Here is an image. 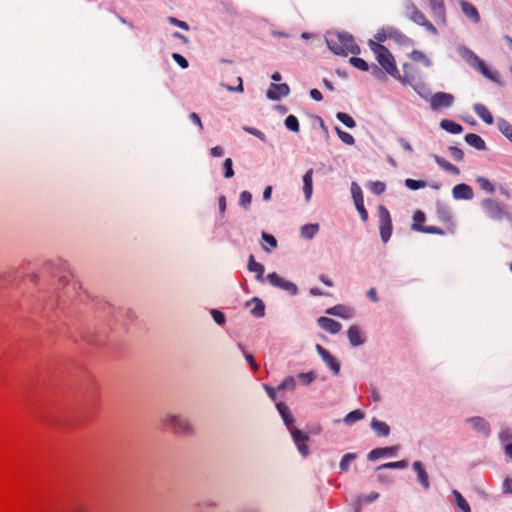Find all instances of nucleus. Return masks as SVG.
<instances>
[{
  "instance_id": "15",
  "label": "nucleus",
  "mask_w": 512,
  "mask_h": 512,
  "mask_svg": "<svg viewBox=\"0 0 512 512\" xmlns=\"http://www.w3.org/2000/svg\"><path fill=\"white\" fill-rule=\"evenodd\" d=\"M347 337L352 347H358L366 342V336L362 329L357 325H352L347 331Z\"/></svg>"
},
{
  "instance_id": "46",
  "label": "nucleus",
  "mask_w": 512,
  "mask_h": 512,
  "mask_svg": "<svg viewBox=\"0 0 512 512\" xmlns=\"http://www.w3.org/2000/svg\"><path fill=\"white\" fill-rule=\"evenodd\" d=\"M336 118L348 128H354L356 126L354 119L344 112H338Z\"/></svg>"
},
{
  "instance_id": "12",
  "label": "nucleus",
  "mask_w": 512,
  "mask_h": 512,
  "mask_svg": "<svg viewBox=\"0 0 512 512\" xmlns=\"http://www.w3.org/2000/svg\"><path fill=\"white\" fill-rule=\"evenodd\" d=\"M412 470L416 474L417 482L424 490L430 489L431 483L428 472L421 461H414L412 463Z\"/></svg>"
},
{
  "instance_id": "51",
  "label": "nucleus",
  "mask_w": 512,
  "mask_h": 512,
  "mask_svg": "<svg viewBox=\"0 0 512 512\" xmlns=\"http://www.w3.org/2000/svg\"><path fill=\"white\" fill-rule=\"evenodd\" d=\"M336 132L338 137L347 145H353L355 143L354 137L349 134L348 132H345L341 130L340 128L336 127Z\"/></svg>"
},
{
  "instance_id": "20",
  "label": "nucleus",
  "mask_w": 512,
  "mask_h": 512,
  "mask_svg": "<svg viewBox=\"0 0 512 512\" xmlns=\"http://www.w3.org/2000/svg\"><path fill=\"white\" fill-rule=\"evenodd\" d=\"M313 169H309L305 172L302 177L303 187L302 191L304 194L305 202H310L313 195Z\"/></svg>"
},
{
  "instance_id": "3",
  "label": "nucleus",
  "mask_w": 512,
  "mask_h": 512,
  "mask_svg": "<svg viewBox=\"0 0 512 512\" xmlns=\"http://www.w3.org/2000/svg\"><path fill=\"white\" fill-rule=\"evenodd\" d=\"M369 47L376 55V59L381 67L390 76L396 79H400L399 70L396 67L395 59L391 52L382 44L376 43L374 40L369 41Z\"/></svg>"
},
{
  "instance_id": "58",
  "label": "nucleus",
  "mask_w": 512,
  "mask_h": 512,
  "mask_svg": "<svg viewBox=\"0 0 512 512\" xmlns=\"http://www.w3.org/2000/svg\"><path fill=\"white\" fill-rule=\"evenodd\" d=\"M172 58L183 69H186L189 66L187 59L179 53H173Z\"/></svg>"
},
{
  "instance_id": "33",
  "label": "nucleus",
  "mask_w": 512,
  "mask_h": 512,
  "mask_svg": "<svg viewBox=\"0 0 512 512\" xmlns=\"http://www.w3.org/2000/svg\"><path fill=\"white\" fill-rule=\"evenodd\" d=\"M440 127L451 134H460L463 131L460 124L448 119L441 120Z\"/></svg>"
},
{
  "instance_id": "14",
  "label": "nucleus",
  "mask_w": 512,
  "mask_h": 512,
  "mask_svg": "<svg viewBox=\"0 0 512 512\" xmlns=\"http://www.w3.org/2000/svg\"><path fill=\"white\" fill-rule=\"evenodd\" d=\"M466 423L477 433L488 437L491 434L490 424L483 417L475 416L466 419Z\"/></svg>"
},
{
  "instance_id": "17",
  "label": "nucleus",
  "mask_w": 512,
  "mask_h": 512,
  "mask_svg": "<svg viewBox=\"0 0 512 512\" xmlns=\"http://www.w3.org/2000/svg\"><path fill=\"white\" fill-rule=\"evenodd\" d=\"M289 92H290V89L286 83H282V84L272 83L266 93V96L270 100L277 101L281 97L287 96L289 94Z\"/></svg>"
},
{
  "instance_id": "27",
  "label": "nucleus",
  "mask_w": 512,
  "mask_h": 512,
  "mask_svg": "<svg viewBox=\"0 0 512 512\" xmlns=\"http://www.w3.org/2000/svg\"><path fill=\"white\" fill-rule=\"evenodd\" d=\"M436 214L438 219L443 223H451L453 219V214L449 206L444 203H437L436 205Z\"/></svg>"
},
{
  "instance_id": "41",
  "label": "nucleus",
  "mask_w": 512,
  "mask_h": 512,
  "mask_svg": "<svg viewBox=\"0 0 512 512\" xmlns=\"http://www.w3.org/2000/svg\"><path fill=\"white\" fill-rule=\"evenodd\" d=\"M408 466V462L406 460H400L396 462H388L381 464L377 467V471H381L383 469H405Z\"/></svg>"
},
{
  "instance_id": "26",
  "label": "nucleus",
  "mask_w": 512,
  "mask_h": 512,
  "mask_svg": "<svg viewBox=\"0 0 512 512\" xmlns=\"http://www.w3.org/2000/svg\"><path fill=\"white\" fill-rule=\"evenodd\" d=\"M370 427L378 437H387L390 435V426L381 420L373 418L370 423Z\"/></svg>"
},
{
  "instance_id": "1",
  "label": "nucleus",
  "mask_w": 512,
  "mask_h": 512,
  "mask_svg": "<svg viewBox=\"0 0 512 512\" xmlns=\"http://www.w3.org/2000/svg\"><path fill=\"white\" fill-rule=\"evenodd\" d=\"M328 48L336 55L359 54L360 48L351 34L345 32H329L326 37Z\"/></svg>"
},
{
  "instance_id": "56",
  "label": "nucleus",
  "mask_w": 512,
  "mask_h": 512,
  "mask_svg": "<svg viewBox=\"0 0 512 512\" xmlns=\"http://www.w3.org/2000/svg\"><path fill=\"white\" fill-rule=\"evenodd\" d=\"M168 22L176 27H179L183 30H186L188 31L190 29L189 25L185 22V21H182V20H179L175 17H168Z\"/></svg>"
},
{
  "instance_id": "23",
  "label": "nucleus",
  "mask_w": 512,
  "mask_h": 512,
  "mask_svg": "<svg viewBox=\"0 0 512 512\" xmlns=\"http://www.w3.org/2000/svg\"><path fill=\"white\" fill-rule=\"evenodd\" d=\"M276 408H277L279 414L281 415L287 429L290 431L293 428H295L294 427V417H293L289 407L285 403L279 402L276 404Z\"/></svg>"
},
{
  "instance_id": "55",
  "label": "nucleus",
  "mask_w": 512,
  "mask_h": 512,
  "mask_svg": "<svg viewBox=\"0 0 512 512\" xmlns=\"http://www.w3.org/2000/svg\"><path fill=\"white\" fill-rule=\"evenodd\" d=\"M66 286L67 287L65 290V295L69 298H72L73 293H77V290L79 289V285L76 281L71 280V281L67 282Z\"/></svg>"
},
{
  "instance_id": "32",
  "label": "nucleus",
  "mask_w": 512,
  "mask_h": 512,
  "mask_svg": "<svg viewBox=\"0 0 512 512\" xmlns=\"http://www.w3.org/2000/svg\"><path fill=\"white\" fill-rule=\"evenodd\" d=\"M465 141L468 145L474 147L479 151H483L486 149L485 141L477 134L469 133L465 136Z\"/></svg>"
},
{
  "instance_id": "30",
  "label": "nucleus",
  "mask_w": 512,
  "mask_h": 512,
  "mask_svg": "<svg viewBox=\"0 0 512 512\" xmlns=\"http://www.w3.org/2000/svg\"><path fill=\"white\" fill-rule=\"evenodd\" d=\"M319 228V224L317 223L305 224L300 228V235L304 239L311 240L319 232Z\"/></svg>"
},
{
  "instance_id": "37",
  "label": "nucleus",
  "mask_w": 512,
  "mask_h": 512,
  "mask_svg": "<svg viewBox=\"0 0 512 512\" xmlns=\"http://www.w3.org/2000/svg\"><path fill=\"white\" fill-rule=\"evenodd\" d=\"M410 58L414 62H421L425 67H431L432 61L426 56V54L420 50H413L410 53Z\"/></svg>"
},
{
  "instance_id": "16",
  "label": "nucleus",
  "mask_w": 512,
  "mask_h": 512,
  "mask_svg": "<svg viewBox=\"0 0 512 512\" xmlns=\"http://www.w3.org/2000/svg\"><path fill=\"white\" fill-rule=\"evenodd\" d=\"M387 34H388V39L393 40L394 42H396L399 45L408 47V46H412L414 44V42L411 38H409L408 36L403 34L400 30H398L397 28H395L393 26H387Z\"/></svg>"
},
{
  "instance_id": "22",
  "label": "nucleus",
  "mask_w": 512,
  "mask_h": 512,
  "mask_svg": "<svg viewBox=\"0 0 512 512\" xmlns=\"http://www.w3.org/2000/svg\"><path fill=\"white\" fill-rule=\"evenodd\" d=\"M276 408H277L279 414L281 415L287 429L290 431L293 428H295L294 427V417H293L289 407L285 403L279 402L276 404Z\"/></svg>"
},
{
  "instance_id": "13",
  "label": "nucleus",
  "mask_w": 512,
  "mask_h": 512,
  "mask_svg": "<svg viewBox=\"0 0 512 512\" xmlns=\"http://www.w3.org/2000/svg\"><path fill=\"white\" fill-rule=\"evenodd\" d=\"M428 4L434 19L442 25H446L447 19L444 0H428Z\"/></svg>"
},
{
  "instance_id": "44",
  "label": "nucleus",
  "mask_w": 512,
  "mask_h": 512,
  "mask_svg": "<svg viewBox=\"0 0 512 512\" xmlns=\"http://www.w3.org/2000/svg\"><path fill=\"white\" fill-rule=\"evenodd\" d=\"M380 497L378 492H371L368 495H360L356 500V505L361 506L364 503H372Z\"/></svg>"
},
{
  "instance_id": "36",
  "label": "nucleus",
  "mask_w": 512,
  "mask_h": 512,
  "mask_svg": "<svg viewBox=\"0 0 512 512\" xmlns=\"http://www.w3.org/2000/svg\"><path fill=\"white\" fill-rule=\"evenodd\" d=\"M364 417H365V413L360 409H356V410L349 412L344 417L343 422L346 425H353L354 423L362 420Z\"/></svg>"
},
{
  "instance_id": "38",
  "label": "nucleus",
  "mask_w": 512,
  "mask_h": 512,
  "mask_svg": "<svg viewBox=\"0 0 512 512\" xmlns=\"http://www.w3.org/2000/svg\"><path fill=\"white\" fill-rule=\"evenodd\" d=\"M452 495L454 496L456 505L459 507V509H461L462 512H471L468 502L458 490H453Z\"/></svg>"
},
{
  "instance_id": "53",
  "label": "nucleus",
  "mask_w": 512,
  "mask_h": 512,
  "mask_svg": "<svg viewBox=\"0 0 512 512\" xmlns=\"http://www.w3.org/2000/svg\"><path fill=\"white\" fill-rule=\"evenodd\" d=\"M297 377L304 385H309L315 380L316 374L312 371L311 372H302V373H299Z\"/></svg>"
},
{
  "instance_id": "7",
  "label": "nucleus",
  "mask_w": 512,
  "mask_h": 512,
  "mask_svg": "<svg viewBox=\"0 0 512 512\" xmlns=\"http://www.w3.org/2000/svg\"><path fill=\"white\" fill-rule=\"evenodd\" d=\"M266 279L272 286L280 288L292 296L298 293V288L295 283L280 277L276 272L269 273Z\"/></svg>"
},
{
  "instance_id": "35",
  "label": "nucleus",
  "mask_w": 512,
  "mask_h": 512,
  "mask_svg": "<svg viewBox=\"0 0 512 512\" xmlns=\"http://www.w3.org/2000/svg\"><path fill=\"white\" fill-rule=\"evenodd\" d=\"M497 127L499 131L510 141L512 142V125L504 118H499L497 120Z\"/></svg>"
},
{
  "instance_id": "29",
  "label": "nucleus",
  "mask_w": 512,
  "mask_h": 512,
  "mask_svg": "<svg viewBox=\"0 0 512 512\" xmlns=\"http://www.w3.org/2000/svg\"><path fill=\"white\" fill-rule=\"evenodd\" d=\"M473 110L477 114V116L481 118L486 124H493L494 118L485 105L476 103L473 106Z\"/></svg>"
},
{
  "instance_id": "63",
  "label": "nucleus",
  "mask_w": 512,
  "mask_h": 512,
  "mask_svg": "<svg viewBox=\"0 0 512 512\" xmlns=\"http://www.w3.org/2000/svg\"><path fill=\"white\" fill-rule=\"evenodd\" d=\"M502 492L504 494H512V478L506 477L502 483Z\"/></svg>"
},
{
  "instance_id": "24",
  "label": "nucleus",
  "mask_w": 512,
  "mask_h": 512,
  "mask_svg": "<svg viewBox=\"0 0 512 512\" xmlns=\"http://www.w3.org/2000/svg\"><path fill=\"white\" fill-rule=\"evenodd\" d=\"M460 7H461V11L463 12V14L470 21H472L475 24L480 22V14H479L477 8L473 4H471L467 1H461Z\"/></svg>"
},
{
  "instance_id": "9",
  "label": "nucleus",
  "mask_w": 512,
  "mask_h": 512,
  "mask_svg": "<svg viewBox=\"0 0 512 512\" xmlns=\"http://www.w3.org/2000/svg\"><path fill=\"white\" fill-rule=\"evenodd\" d=\"M379 217H380V235L381 239L384 243H386L392 234V221L390 217L389 211L383 207H379Z\"/></svg>"
},
{
  "instance_id": "60",
  "label": "nucleus",
  "mask_w": 512,
  "mask_h": 512,
  "mask_svg": "<svg viewBox=\"0 0 512 512\" xmlns=\"http://www.w3.org/2000/svg\"><path fill=\"white\" fill-rule=\"evenodd\" d=\"M449 151H450V154L451 156L456 160V161H461L464 157V153L463 151L456 147V146H450L449 147Z\"/></svg>"
},
{
  "instance_id": "8",
  "label": "nucleus",
  "mask_w": 512,
  "mask_h": 512,
  "mask_svg": "<svg viewBox=\"0 0 512 512\" xmlns=\"http://www.w3.org/2000/svg\"><path fill=\"white\" fill-rule=\"evenodd\" d=\"M316 351L318 355L321 357L322 361L325 363L327 368L334 374L338 375L340 373L341 364L339 360L334 357L327 349L323 346L317 344Z\"/></svg>"
},
{
  "instance_id": "52",
  "label": "nucleus",
  "mask_w": 512,
  "mask_h": 512,
  "mask_svg": "<svg viewBox=\"0 0 512 512\" xmlns=\"http://www.w3.org/2000/svg\"><path fill=\"white\" fill-rule=\"evenodd\" d=\"M349 61H350V63L354 67H356V68H358V69H360L362 71H368L369 70L368 63L364 59H362V58L351 57Z\"/></svg>"
},
{
  "instance_id": "19",
  "label": "nucleus",
  "mask_w": 512,
  "mask_h": 512,
  "mask_svg": "<svg viewBox=\"0 0 512 512\" xmlns=\"http://www.w3.org/2000/svg\"><path fill=\"white\" fill-rule=\"evenodd\" d=\"M452 196L455 200H471L474 197V193L469 185L461 183L453 187Z\"/></svg>"
},
{
  "instance_id": "2",
  "label": "nucleus",
  "mask_w": 512,
  "mask_h": 512,
  "mask_svg": "<svg viewBox=\"0 0 512 512\" xmlns=\"http://www.w3.org/2000/svg\"><path fill=\"white\" fill-rule=\"evenodd\" d=\"M458 54L474 69L478 70L484 77L495 82L500 83V75L496 71H491L483 60H481L470 48L465 45L457 47Z\"/></svg>"
},
{
  "instance_id": "11",
  "label": "nucleus",
  "mask_w": 512,
  "mask_h": 512,
  "mask_svg": "<svg viewBox=\"0 0 512 512\" xmlns=\"http://www.w3.org/2000/svg\"><path fill=\"white\" fill-rule=\"evenodd\" d=\"M454 103V96L445 92H437L430 98V105L433 110L449 108Z\"/></svg>"
},
{
  "instance_id": "39",
  "label": "nucleus",
  "mask_w": 512,
  "mask_h": 512,
  "mask_svg": "<svg viewBox=\"0 0 512 512\" xmlns=\"http://www.w3.org/2000/svg\"><path fill=\"white\" fill-rule=\"evenodd\" d=\"M351 194L355 206L364 204L362 189L356 182H352L351 184Z\"/></svg>"
},
{
  "instance_id": "18",
  "label": "nucleus",
  "mask_w": 512,
  "mask_h": 512,
  "mask_svg": "<svg viewBox=\"0 0 512 512\" xmlns=\"http://www.w3.org/2000/svg\"><path fill=\"white\" fill-rule=\"evenodd\" d=\"M325 312L328 315L340 317L342 319H351L354 317L355 314L354 309L352 307L343 304H338L333 307H330L326 309Z\"/></svg>"
},
{
  "instance_id": "21",
  "label": "nucleus",
  "mask_w": 512,
  "mask_h": 512,
  "mask_svg": "<svg viewBox=\"0 0 512 512\" xmlns=\"http://www.w3.org/2000/svg\"><path fill=\"white\" fill-rule=\"evenodd\" d=\"M317 323L321 329L330 334H337L342 328V325L339 322L324 316L319 317L317 319Z\"/></svg>"
},
{
  "instance_id": "61",
  "label": "nucleus",
  "mask_w": 512,
  "mask_h": 512,
  "mask_svg": "<svg viewBox=\"0 0 512 512\" xmlns=\"http://www.w3.org/2000/svg\"><path fill=\"white\" fill-rule=\"evenodd\" d=\"M374 38L377 41L376 43H379V44L381 42H384L385 40H387L388 39L387 27H383L382 29L378 30L377 33L375 34Z\"/></svg>"
},
{
  "instance_id": "47",
  "label": "nucleus",
  "mask_w": 512,
  "mask_h": 512,
  "mask_svg": "<svg viewBox=\"0 0 512 512\" xmlns=\"http://www.w3.org/2000/svg\"><path fill=\"white\" fill-rule=\"evenodd\" d=\"M252 202V194L249 191H242L239 195V205L248 210Z\"/></svg>"
},
{
  "instance_id": "25",
  "label": "nucleus",
  "mask_w": 512,
  "mask_h": 512,
  "mask_svg": "<svg viewBox=\"0 0 512 512\" xmlns=\"http://www.w3.org/2000/svg\"><path fill=\"white\" fill-rule=\"evenodd\" d=\"M398 450V446H391L385 448H376L368 453V459L370 461H376L384 456H394Z\"/></svg>"
},
{
  "instance_id": "64",
  "label": "nucleus",
  "mask_w": 512,
  "mask_h": 512,
  "mask_svg": "<svg viewBox=\"0 0 512 512\" xmlns=\"http://www.w3.org/2000/svg\"><path fill=\"white\" fill-rule=\"evenodd\" d=\"M262 239H263V241H265L268 245H270L273 248L277 246V240L271 234L263 232L262 233Z\"/></svg>"
},
{
  "instance_id": "6",
  "label": "nucleus",
  "mask_w": 512,
  "mask_h": 512,
  "mask_svg": "<svg viewBox=\"0 0 512 512\" xmlns=\"http://www.w3.org/2000/svg\"><path fill=\"white\" fill-rule=\"evenodd\" d=\"M481 206L486 215L494 221H501L504 218L512 220V215L505 210V207L491 198L483 199Z\"/></svg>"
},
{
  "instance_id": "42",
  "label": "nucleus",
  "mask_w": 512,
  "mask_h": 512,
  "mask_svg": "<svg viewBox=\"0 0 512 512\" xmlns=\"http://www.w3.org/2000/svg\"><path fill=\"white\" fill-rule=\"evenodd\" d=\"M476 182L478 183V185L480 186V188L482 190H484L486 193L488 194H493L495 192V187L494 185L491 183L490 180H488L487 178L485 177H482V176H478L476 178Z\"/></svg>"
},
{
  "instance_id": "43",
  "label": "nucleus",
  "mask_w": 512,
  "mask_h": 512,
  "mask_svg": "<svg viewBox=\"0 0 512 512\" xmlns=\"http://www.w3.org/2000/svg\"><path fill=\"white\" fill-rule=\"evenodd\" d=\"M357 458L355 453H347L345 454L340 463L339 467L342 472H347L349 470L350 464Z\"/></svg>"
},
{
  "instance_id": "5",
  "label": "nucleus",
  "mask_w": 512,
  "mask_h": 512,
  "mask_svg": "<svg viewBox=\"0 0 512 512\" xmlns=\"http://www.w3.org/2000/svg\"><path fill=\"white\" fill-rule=\"evenodd\" d=\"M402 7L403 13L407 19L419 26L424 27L426 31L433 35L438 34L436 27L426 18L424 13L418 9L412 0H403Z\"/></svg>"
},
{
  "instance_id": "45",
  "label": "nucleus",
  "mask_w": 512,
  "mask_h": 512,
  "mask_svg": "<svg viewBox=\"0 0 512 512\" xmlns=\"http://www.w3.org/2000/svg\"><path fill=\"white\" fill-rule=\"evenodd\" d=\"M286 128L292 132L299 131V121L296 116L288 115L284 121Z\"/></svg>"
},
{
  "instance_id": "28",
  "label": "nucleus",
  "mask_w": 512,
  "mask_h": 512,
  "mask_svg": "<svg viewBox=\"0 0 512 512\" xmlns=\"http://www.w3.org/2000/svg\"><path fill=\"white\" fill-rule=\"evenodd\" d=\"M247 306H250V305H253V308L251 309L250 313L256 317V318H262L265 316V304L264 302L257 298V297H254L252 298L251 300H249L247 303H246Z\"/></svg>"
},
{
  "instance_id": "40",
  "label": "nucleus",
  "mask_w": 512,
  "mask_h": 512,
  "mask_svg": "<svg viewBox=\"0 0 512 512\" xmlns=\"http://www.w3.org/2000/svg\"><path fill=\"white\" fill-rule=\"evenodd\" d=\"M412 229L414 231H419V232H423V233L440 234V235L444 234V232L440 228H438V227H435V226H422V225L417 224V223H413L412 224Z\"/></svg>"
},
{
  "instance_id": "31",
  "label": "nucleus",
  "mask_w": 512,
  "mask_h": 512,
  "mask_svg": "<svg viewBox=\"0 0 512 512\" xmlns=\"http://www.w3.org/2000/svg\"><path fill=\"white\" fill-rule=\"evenodd\" d=\"M248 270L250 272H253L256 274V279L258 281L263 282V280H264L263 274H264L265 268L261 263L255 261L253 255H250V257H249Z\"/></svg>"
},
{
  "instance_id": "34",
  "label": "nucleus",
  "mask_w": 512,
  "mask_h": 512,
  "mask_svg": "<svg viewBox=\"0 0 512 512\" xmlns=\"http://www.w3.org/2000/svg\"><path fill=\"white\" fill-rule=\"evenodd\" d=\"M435 162L445 171H448V172H451L455 175H458L460 173V170L458 167H456L455 165L451 164L450 162H448L447 160H445L444 158L438 156V155H434L433 156Z\"/></svg>"
},
{
  "instance_id": "50",
  "label": "nucleus",
  "mask_w": 512,
  "mask_h": 512,
  "mask_svg": "<svg viewBox=\"0 0 512 512\" xmlns=\"http://www.w3.org/2000/svg\"><path fill=\"white\" fill-rule=\"evenodd\" d=\"M426 182L423 180L406 179L405 186L411 190H418L426 187Z\"/></svg>"
},
{
  "instance_id": "4",
  "label": "nucleus",
  "mask_w": 512,
  "mask_h": 512,
  "mask_svg": "<svg viewBox=\"0 0 512 512\" xmlns=\"http://www.w3.org/2000/svg\"><path fill=\"white\" fill-rule=\"evenodd\" d=\"M162 423L176 435H189L194 431L190 419L180 413L167 412L162 417Z\"/></svg>"
},
{
  "instance_id": "57",
  "label": "nucleus",
  "mask_w": 512,
  "mask_h": 512,
  "mask_svg": "<svg viewBox=\"0 0 512 512\" xmlns=\"http://www.w3.org/2000/svg\"><path fill=\"white\" fill-rule=\"evenodd\" d=\"M243 130L251 135H254L255 137H257L258 139H260L261 141L265 142L266 141V136L263 132H261L260 130L256 129V128H253V127H244Z\"/></svg>"
},
{
  "instance_id": "62",
  "label": "nucleus",
  "mask_w": 512,
  "mask_h": 512,
  "mask_svg": "<svg viewBox=\"0 0 512 512\" xmlns=\"http://www.w3.org/2000/svg\"><path fill=\"white\" fill-rule=\"evenodd\" d=\"M499 439L505 446L507 443L512 442V434L509 430H503L499 434Z\"/></svg>"
},
{
  "instance_id": "54",
  "label": "nucleus",
  "mask_w": 512,
  "mask_h": 512,
  "mask_svg": "<svg viewBox=\"0 0 512 512\" xmlns=\"http://www.w3.org/2000/svg\"><path fill=\"white\" fill-rule=\"evenodd\" d=\"M370 189L374 194L380 195L385 191L386 185L384 182L374 181L370 183Z\"/></svg>"
},
{
  "instance_id": "48",
  "label": "nucleus",
  "mask_w": 512,
  "mask_h": 512,
  "mask_svg": "<svg viewBox=\"0 0 512 512\" xmlns=\"http://www.w3.org/2000/svg\"><path fill=\"white\" fill-rule=\"evenodd\" d=\"M296 388V381L293 376H287L281 384L277 387V390H291Z\"/></svg>"
},
{
  "instance_id": "59",
  "label": "nucleus",
  "mask_w": 512,
  "mask_h": 512,
  "mask_svg": "<svg viewBox=\"0 0 512 512\" xmlns=\"http://www.w3.org/2000/svg\"><path fill=\"white\" fill-rule=\"evenodd\" d=\"M211 315L213 317V320L218 324V325H222L225 323V320H226V317L225 315L219 311V310H216V309H212L211 310Z\"/></svg>"
},
{
  "instance_id": "49",
  "label": "nucleus",
  "mask_w": 512,
  "mask_h": 512,
  "mask_svg": "<svg viewBox=\"0 0 512 512\" xmlns=\"http://www.w3.org/2000/svg\"><path fill=\"white\" fill-rule=\"evenodd\" d=\"M224 177L230 179L234 176L233 161L231 158H226L223 162Z\"/></svg>"
},
{
  "instance_id": "10",
  "label": "nucleus",
  "mask_w": 512,
  "mask_h": 512,
  "mask_svg": "<svg viewBox=\"0 0 512 512\" xmlns=\"http://www.w3.org/2000/svg\"><path fill=\"white\" fill-rule=\"evenodd\" d=\"M289 432H290V434L292 436L293 442L297 446V449H298L299 453L303 457L308 456V454H309V447L307 446L306 443L309 440V436L306 433H304L303 431H301V430H299L297 428H293Z\"/></svg>"
}]
</instances>
